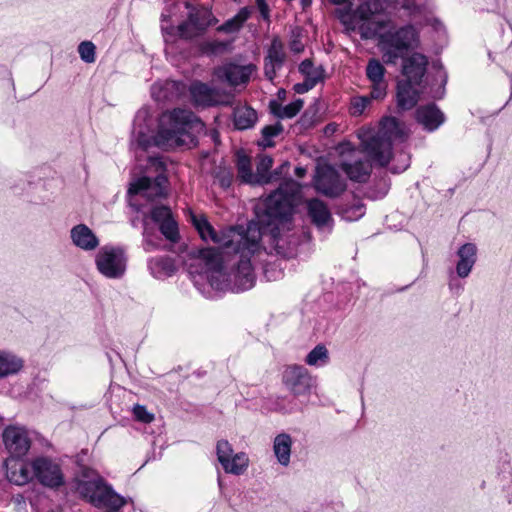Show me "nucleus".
I'll return each mask as SVG.
<instances>
[{
  "instance_id": "f257e3e1",
  "label": "nucleus",
  "mask_w": 512,
  "mask_h": 512,
  "mask_svg": "<svg viewBox=\"0 0 512 512\" xmlns=\"http://www.w3.org/2000/svg\"><path fill=\"white\" fill-rule=\"evenodd\" d=\"M301 186L293 179L285 180L265 200L263 214L246 227V238L231 253L233 269L225 270L224 256L219 249L199 251V261L210 286L218 291L242 292L255 284L254 263L264 252L283 257L294 254L296 240L292 234V216L300 201Z\"/></svg>"
},
{
  "instance_id": "f03ea898",
  "label": "nucleus",
  "mask_w": 512,
  "mask_h": 512,
  "mask_svg": "<svg viewBox=\"0 0 512 512\" xmlns=\"http://www.w3.org/2000/svg\"><path fill=\"white\" fill-rule=\"evenodd\" d=\"M398 0H373L361 4L356 16L362 21L359 26L362 37H378V48L385 63L395 64L410 50L419 45L418 31L412 25L395 27L390 19H378V15L389 8L396 7Z\"/></svg>"
},
{
  "instance_id": "7ed1b4c3",
  "label": "nucleus",
  "mask_w": 512,
  "mask_h": 512,
  "mask_svg": "<svg viewBox=\"0 0 512 512\" xmlns=\"http://www.w3.org/2000/svg\"><path fill=\"white\" fill-rule=\"evenodd\" d=\"M203 129L204 124L191 111L178 108L161 115L154 141L163 149L189 148L196 144V136Z\"/></svg>"
},
{
  "instance_id": "20e7f679",
  "label": "nucleus",
  "mask_w": 512,
  "mask_h": 512,
  "mask_svg": "<svg viewBox=\"0 0 512 512\" xmlns=\"http://www.w3.org/2000/svg\"><path fill=\"white\" fill-rule=\"evenodd\" d=\"M408 135L409 130L404 124L394 117H386L375 135L365 133L361 136V141L363 149L371 160L384 166L391 159L392 142H402Z\"/></svg>"
},
{
  "instance_id": "39448f33",
  "label": "nucleus",
  "mask_w": 512,
  "mask_h": 512,
  "mask_svg": "<svg viewBox=\"0 0 512 512\" xmlns=\"http://www.w3.org/2000/svg\"><path fill=\"white\" fill-rule=\"evenodd\" d=\"M75 482L76 491L96 507L119 509L127 503L126 499L115 493L93 469L83 468Z\"/></svg>"
},
{
  "instance_id": "423d86ee",
  "label": "nucleus",
  "mask_w": 512,
  "mask_h": 512,
  "mask_svg": "<svg viewBox=\"0 0 512 512\" xmlns=\"http://www.w3.org/2000/svg\"><path fill=\"white\" fill-rule=\"evenodd\" d=\"M192 223L204 241H212L223 249V255L230 254L246 238V228L243 227H230L217 233L203 215H192Z\"/></svg>"
},
{
  "instance_id": "0eeeda50",
  "label": "nucleus",
  "mask_w": 512,
  "mask_h": 512,
  "mask_svg": "<svg viewBox=\"0 0 512 512\" xmlns=\"http://www.w3.org/2000/svg\"><path fill=\"white\" fill-rule=\"evenodd\" d=\"M125 250L118 246L105 245L95 256L96 268L100 274L109 279L122 278L127 268Z\"/></svg>"
},
{
  "instance_id": "6e6552de",
  "label": "nucleus",
  "mask_w": 512,
  "mask_h": 512,
  "mask_svg": "<svg viewBox=\"0 0 512 512\" xmlns=\"http://www.w3.org/2000/svg\"><path fill=\"white\" fill-rule=\"evenodd\" d=\"M335 150L340 157V167L350 180L365 182L369 178L370 164L360 159L361 152L356 150L351 143H340Z\"/></svg>"
},
{
  "instance_id": "1a4fd4ad",
  "label": "nucleus",
  "mask_w": 512,
  "mask_h": 512,
  "mask_svg": "<svg viewBox=\"0 0 512 512\" xmlns=\"http://www.w3.org/2000/svg\"><path fill=\"white\" fill-rule=\"evenodd\" d=\"M282 383L295 397L309 396L317 386L316 377L304 366L296 364L285 367Z\"/></svg>"
},
{
  "instance_id": "9d476101",
  "label": "nucleus",
  "mask_w": 512,
  "mask_h": 512,
  "mask_svg": "<svg viewBox=\"0 0 512 512\" xmlns=\"http://www.w3.org/2000/svg\"><path fill=\"white\" fill-rule=\"evenodd\" d=\"M186 7L190 9L188 18L177 27L181 37L186 39L196 37L202 34L209 26L217 23V19L208 8L192 7L189 3H186Z\"/></svg>"
},
{
  "instance_id": "9b49d317",
  "label": "nucleus",
  "mask_w": 512,
  "mask_h": 512,
  "mask_svg": "<svg viewBox=\"0 0 512 512\" xmlns=\"http://www.w3.org/2000/svg\"><path fill=\"white\" fill-rule=\"evenodd\" d=\"M216 455L223 470L228 474L242 475L250 465L248 454L245 452L234 453L232 445L224 439L217 442Z\"/></svg>"
},
{
  "instance_id": "f8f14e48",
  "label": "nucleus",
  "mask_w": 512,
  "mask_h": 512,
  "mask_svg": "<svg viewBox=\"0 0 512 512\" xmlns=\"http://www.w3.org/2000/svg\"><path fill=\"white\" fill-rule=\"evenodd\" d=\"M314 185L317 191L329 197H336L346 189L345 181L335 168L328 164L317 166Z\"/></svg>"
},
{
  "instance_id": "ddd939ff",
  "label": "nucleus",
  "mask_w": 512,
  "mask_h": 512,
  "mask_svg": "<svg viewBox=\"0 0 512 512\" xmlns=\"http://www.w3.org/2000/svg\"><path fill=\"white\" fill-rule=\"evenodd\" d=\"M256 67L252 64L239 65L235 63H225L218 66L213 71V80L217 82H226L229 86H245L255 72Z\"/></svg>"
},
{
  "instance_id": "4468645a",
  "label": "nucleus",
  "mask_w": 512,
  "mask_h": 512,
  "mask_svg": "<svg viewBox=\"0 0 512 512\" xmlns=\"http://www.w3.org/2000/svg\"><path fill=\"white\" fill-rule=\"evenodd\" d=\"M190 94L193 102L198 106L225 105L231 101V95L226 91L212 88L201 82L191 85Z\"/></svg>"
},
{
  "instance_id": "2eb2a0df",
  "label": "nucleus",
  "mask_w": 512,
  "mask_h": 512,
  "mask_svg": "<svg viewBox=\"0 0 512 512\" xmlns=\"http://www.w3.org/2000/svg\"><path fill=\"white\" fill-rule=\"evenodd\" d=\"M151 220L158 224L162 235L170 242L179 240V230L171 210L166 206H155L150 212Z\"/></svg>"
},
{
  "instance_id": "dca6fc26",
  "label": "nucleus",
  "mask_w": 512,
  "mask_h": 512,
  "mask_svg": "<svg viewBox=\"0 0 512 512\" xmlns=\"http://www.w3.org/2000/svg\"><path fill=\"white\" fill-rule=\"evenodd\" d=\"M166 182V177L161 173L153 180L149 177H142L131 184L129 193L141 194L148 200H154L164 195Z\"/></svg>"
},
{
  "instance_id": "f3484780",
  "label": "nucleus",
  "mask_w": 512,
  "mask_h": 512,
  "mask_svg": "<svg viewBox=\"0 0 512 512\" xmlns=\"http://www.w3.org/2000/svg\"><path fill=\"white\" fill-rule=\"evenodd\" d=\"M7 479L16 485H25L36 477L35 461L29 463L9 458L5 462Z\"/></svg>"
},
{
  "instance_id": "a211bd4d",
  "label": "nucleus",
  "mask_w": 512,
  "mask_h": 512,
  "mask_svg": "<svg viewBox=\"0 0 512 512\" xmlns=\"http://www.w3.org/2000/svg\"><path fill=\"white\" fill-rule=\"evenodd\" d=\"M3 442L13 457L25 455L30 448L27 432L20 427H8L3 432Z\"/></svg>"
},
{
  "instance_id": "6ab92c4d",
  "label": "nucleus",
  "mask_w": 512,
  "mask_h": 512,
  "mask_svg": "<svg viewBox=\"0 0 512 512\" xmlns=\"http://www.w3.org/2000/svg\"><path fill=\"white\" fill-rule=\"evenodd\" d=\"M37 479L45 486L57 487L63 483V475L58 464L46 458L35 460Z\"/></svg>"
},
{
  "instance_id": "aec40b11",
  "label": "nucleus",
  "mask_w": 512,
  "mask_h": 512,
  "mask_svg": "<svg viewBox=\"0 0 512 512\" xmlns=\"http://www.w3.org/2000/svg\"><path fill=\"white\" fill-rule=\"evenodd\" d=\"M285 58L284 44L280 39L274 38L264 60V73L267 79L272 81L275 78L276 72L283 66Z\"/></svg>"
},
{
  "instance_id": "412c9836",
  "label": "nucleus",
  "mask_w": 512,
  "mask_h": 512,
  "mask_svg": "<svg viewBox=\"0 0 512 512\" xmlns=\"http://www.w3.org/2000/svg\"><path fill=\"white\" fill-rule=\"evenodd\" d=\"M385 68L377 59H371L366 68V75L372 83L371 97L383 99L386 95L387 83L384 80Z\"/></svg>"
},
{
  "instance_id": "4be33fe9",
  "label": "nucleus",
  "mask_w": 512,
  "mask_h": 512,
  "mask_svg": "<svg viewBox=\"0 0 512 512\" xmlns=\"http://www.w3.org/2000/svg\"><path fill=\"white\" fill-rule=\"evenodd\" d=\"M416 120L425 130L432 132L444 123L445 116L435 104H428L416 110Z\"/></svg>"
},
{
  "instance_id": "5701e85b",
  "label": "nucleus",
  "mask_w": 512,
  "mask_h": 512,
  "mask_svg": "<svg viewBox=\"0 0 512 512\" xmlns=\"http://www.w3.org/2000/svg\"><path fill=\"white\" fill-rule=\"evenodd\" d=\"M456 273L460 278H467L477 261V247L473 243H465L456 252Z\"/></svg>"
},
{
  "instance_id": "b1692460",
  "label": "nucleus",
  "mask_w": 512,
  "mask_h": 512,
  "mask_svg": "<svg viewBox=\"0 0 512 512\" xmlns=\"http://www.w3.org/2000/svg\"><path fill=\"white\" fill-rule=\"evenodd\" d=\"M428 60L426 56L420 53H414L403 61L402 72L406 80L420 84L422 77L426 72Z\"/></svg>"
},
{
  "instance_id": "393cba45",
  "label": "nucleus",
  "mask_w": 512,
  "mask_h": 512,
  "mask_svg": "<svg viewBox=\"0 0 512 512\" xmlns=\"http://www.w3.org/2000/svg\"><path fill=\"white\" fill-rule=\"evenodd\" d=\"M72 243L81 250L93 251L99 246V239L85 224H78L70 231Z\"/></svg>"
},
{
  "instance_id": "a878e982",
  "label": "nucleus",
  "mask_w": 512,
  "mask_h": 512,
  "mask_svg": "<svg viewBox=\"0 0 512 512\" xmlns=\"http://www.w3.org/2000/svg\"><path fill=\"white\" fill-rule=\"evenodd\" d=\"M418 84L403 80L398 83L397 102L402 109H411L419 100L420 91L415 87Z\"/></svg>"
},
{
  "instance_id": "bb28decb",
  "label": "nucleus",
  "mask_w": 512,
  "mask_h": 512,
  "mask_svg": "<svg viewBox=\"0 0 512 512\" xmlns=\"http://www.w3.org/2000/svg\"><path fill=\"white\" fill-rule=\"evenodd\" d=\"M293 439L288 433H280L273 439V453L277 462L287 467L290 464Z\"/></svg>"
},
{
  "instance_id": "cd10ccee",
  "label": "nucleus",
  "mask_w": 512,
  "mask_h": 512,
  "mask_svg": "<svg viewBox=\"0 0 512 512\" xmlns=\"http://www.w3.org/2000/svg\"><path fill=\"white\" fill-rule=\"evenodd\" d=\"M308 215L317 227L329 226L332 221L331 213L327 205L319 199H311L307 202Z\"/></svg>"
},
{
  "instance_id": "c85d7f7f",
  "label": "nucleus",
  "mask_w": 512,
  "mask_h": 512,
  "mask_svg": "<svg viewBox=\"0 0 512 512\" xmlns=\"http://www.w3.org/2000/svg\"><path fill=\"white\" fill-rule=\"evenodd\" d=\"M148 269L154 278L170 276L175 271L173 260L169 257H153L148 261Z\"/></svg>"
},
{
  "instance_id": "c756f323",
  "label": "nucleus",
  "mask_w": 512,
  "mask_h": 512,
  "mask_svg": "<svg viewBox=\"0 0 512 512\" xmlns=\"http://www.w3.org/2000/svg\"><path fill=\"white\" fill-rule=\"evenodd\" d=\"M233 119L237 129L245 130L254 126L257 121V113L249 106L240 105L234 109Z\"/></svg>"
},
{
  "instance_id": "7c9ffc66",
  "label": "nucleus",
  "mask_w": 512,
  "mask_h": 512,
  "mask_svg": "<svg viewBox=\"0 0 512 512\" xmlns=\"http://www.w3.org/2000/svg\"><path fill=\"white\" fill-rule=\"evenodd\" d=\"M23 367V361L16 355L0 351V378L16 374Z\"/></svg>"
},
{
  "instance_id": "2f4dec72",
  "label": "nucleus",
  "mask_w": 512,
  "mask_h": 512,
  "mask_svg": "<svg viewBox=\"0 0 512 512\" xmlns=\"http://www.w3.org/2000/svg\"><path fill=\"white\" fill-rule=\"evenodd\" d=\"M251 12L252 9L249 7L241 8L233 18L226 21L218 29L226 33L238 31L242 27L243 23L249 18Z\"/></svg>"
},
{
  "instance_id": "473e14b6",
  "label": "nucleus",
  "mask_w": 512,
  "mask_h": 512,
  "mask_svg": "<svg viewBox=\"0 0 512 512\" xmlns=\"http://www.w3.org/2000/svg\"><path fill=\"white\" fill-rule=\"evenodd\" d=\"M237 170L238 177L242 182L256 184L255 174H253L251 170V161L249 157L240 152L237 153Z\"/></svg>"
},
{
  "instance_id": "72a5a7b5",
  "label": "nucleus",
  "mask_w": 512,
  "mask_h": 512,
  "mask_svg": "<svg viewBox=\"0 0 512 512\" xmlns=\"http://www.w3.org/2000/svg\"><path fill=\"white\" fill-rule=\"evenodd\" d=\"M299 70L304 79L313 85L323 80V69L320 66H315L310 60H304L300 64Z\"/></svg>"
},
{
  "instance_id": "f704fd0d",
  "label": "nucleus",
  "mask_w": 512,
  "mask_h": 512,
  "mask_svg": "<svg viewBox=\"0 0 512 512\" xmlns=\"http://www.w3.org/2000/svg\"><path fill=\"white\" fill-rule=\"evenodd\" d=\"M329 361V352L327 348L319 344L314 347L306 356L305 363L309 366H323Z\"/></svg>"
},
{
  "instance_id": "c9c22d12",
  "label": "nucleus",
  "mask_w": 512,
  "mask_h": 512,
  "mask_svg": "<svg viewBox=\"0 0 512 512\" xmlns=\"http://www.w3.org/2000/svg\"><path fill=\"white\" fill-rule=\"evenodd\" d=\"M272 165L273 160L270 156L265 155L260 157L257 164V172L255 174L256 184L268 183L270 181V177L267 175V173Z\"/></svg>"
},
{
  "instance_id": "e433bc0d",
  "label": "nucleus",
  "mask_w": 512,
  "mask_h": 512,
  "mask_svg": "<svg viewBox=\"0 0 512 512\" xmlns=\"http://www.w3.org/2000/svg\"><path fill=\"white\" fill-rule=\"evenodd\" d=\"M283 131V126L280 122H276L273 125L265 126L262 129V140L259 144L263 147L273 146L272 138L278 136Z\"/></svg>"
},
{
  "instance_id": "4c0bfd02",
  "label": "nucleus",
  "mask_w": 512,
  "mask_h": 512,
  "mask_svg": "<svg viewBox=\"0 0 512 512\" xmlns=\"http://www.w3.org/2000/svg\"><path fill=\"white\" fill-rule=\"evenodd\" d=\"M143 248L145 251L150 252L159 247V242L154 238L152 228H150L147 217L143 220Z\"/></svg>"
},
{
  "instance_id": "58836bf2",
  "label": "nucleus",
  "mask_w": 512,
  "mask_h": 512,
  "mask_svg": "<svg viewBox=\"0 0 512 512\" xmlns=\"http://www.w3.org/2000/svg\"><path fill=\"white\" fill-rule=\"evenodd\" d=\"M373 98L369 96H356L351 99L350 112L353 116L361 115L364 110L370 105Z\"/></svg>"
},
{
  "instance_id": "ea45409f",
  "label": "nucleus",
  "mask_w": 512,
  "mask_h": 512,
  "mask_svg": "<svg viewBox=\"0 0 512 512\" xmlns=\"http://www.w3.org/2000/svg\"><path fill=\"white\" fill-rule=\"evenodd\" d=\"M302 107H303V101L301 99H297V100L287 104L286 106L279 108L277 111H275V114L279 118H292L297 113L300 112Z\"/></svg>"
},
{
  "instance_id": "a19ab883",
  "label": "nucleus",
  "mask_w": 512,
  "mask_h": 512,
  "mask_svg": "<svg viewBox=\"0 0 512 512\" xmlns=\"http://www.w3.org/2000/svg\"><path fill=\"white\" fill-rule=\"evenodd\" d=\"M78 51L81 59L86 63H93L95 61V46L92 42H82L78 47Z\"/></svg>"
},
{
  "instance_id": "79ce46f5",
  "label": "nucleus",
  "mask_w": 512,
  "mask_h": 512,
  "mask_svg": "<svg viewBox=\"0 0 512 512\" xmlns=\"http://www.w3.org/2000/svg\"><path fill=\"white\" fill-rule=\"evenodd\" d=\"M133 414L138 421L143 423H151L154 420V415L142 405H135L133 407Z\"/></svg>"
},
{
  "instance_id": "37998d69",
  "label": "nucleus",
  "mask_w": 512,
  "mask_h": 512,
  "mask_svg": "<svg viewBox=\"0 0 512 512\" xmlns=\"http://www.w3.org/2000/svg\"><path fill=\"white\" fill-rule=\"evenodd\" d=\"M364 214V207L362 204H357L347 210H345L344 212V217L347 219V220H356L360 217H362Z\"/></svg>"
},
{
  "instance_id": "c03bdc74",
  "label": "nucleus",
  "mask_w": 512,
  "mask_h": 512,
  "mask_svg": "<svg viewBox=\"0 0 512 512\" xmlns=\"http://www.w3.org/2000/svg\"><path fill=\"white\" fill-rule=\"evenodd\" d=\"M257 7L264 20H269L270 10L265 0H256Z\"/></svg>"
},
{
  "instance_id": "a18cd8bd",
  "label": "nucleus",
  "mask_w": 512,
  "mask_h": 512,
  "mask_svg": "<svg viewBox=\"0 0 512 512\" xmlns=\"http://www.w3.org/2000/svg\"><path fill=\"white\" fill-rule=\"evenodd\" d=\"M314 86L315 85L304 79L303 82L295 84L294 90L299 94H303L311 90Z\"/></svg>"
},
{
  "instance_id": "49530a36",
  "label": "nucleus",
  "mask_w": 512,
  "mask_h": 512,
  "mask_svg": "<svg viewBox=\"0 0 512 512\" xmlns=\"http://www.w3.org/2000/svg\"><path fill=\"white\" fill-rule=\"evenodd\" d=\"M232 181V175L230 172H223V175L219 177L221 187L227 188L230 186Z\"/></svg>"
},
{
  "instance_id": "de8ad7c7",
  "label": "nucleus",
  "mask_w": 512,
  "mask_h": 512,
  "mask_svg": "<svg viewBox=\"0 0 512 512\" xmlns=\"http://www.w3.org/2000/svg\"><path fill=\"white\" fill-rule=\"evenodd\" d=\"M409 166V158L405 156L404 164L399 168H393V172L399 173L401 171H404Z\"/></svg>"
},
{
  "instance_id": "09e8293b",
  "label": "nucleus",
  "mask_w": 512,
  "mask_h": 512,
  "mask_svg": "<svg viewBox=\"0 0 512 512\" xmlns=\"http://www.w3.org/2000/svg\"><path fill=\"white\" fill-rule=\"evenodd\" d=\"M150 163H151L152 166H156L157 169L158 168L162 169V167H163L162 161L159 158H156V157L150 158Z\"/></svg>"
},
{
  "instance_id": "8fccbe9b",
  "label": "nucleus",
  "mask_w": 512,
  "mask_h": 512,
  "mask_svg": "<svg viewBox=\"0 0 512 512\" xmlns=\"http://www.w3.org/2000/svg\"><path fill=\"white\" fill-rule=\"evenodd\" d=\"M295 174L297 177L302 178L306 174V169L304 167H296Z\"/></svg>"
},
{
  "instance_id": "3c124183",
  "label": "nucleus",
  "mask_w": 512,
  "mask_h": 512,
  "mask_svg": "<svg viewBox=\"0 0 512 512\" xmlns=\"http://www.w3.org/2000/svg\"><path fill=\"white\" fill-rule=\"evenodd\" d=\"M332 1L336 4H344V3L348 2L349 0H332Z\"/></svg>"
},
{
  "instance_id": "603ef678",
  "label": "nucleus",
  "mask_w": 512,
  "mask_h": 512,
  "mask_svg": "<svg viewBox=\"0 0 512 512\" xmlns=\"http://www.w3.org/2000/svg\"><path fill=\"white\" fill-rule=\"evenodd\" d=\"M302 3L304 6L309 5L311 3V0H302Z\"/></svg>"
}]
</instances>
